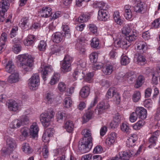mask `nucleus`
<instances>
[{
	"label": "nucleus",
	"mask_w": 160,
	"mask_h": 160,
	"mask_svg": "<svg viewBox=\"0 0 160 160\" xmlns=\"http://www.w3.org/2000/svg\"><path fill=\"white\" fill-rule=\"evenodd\" d=\"M6 142L7 147L10 149H13L16 148V142L12 138L10 137L6 139Z\"/></svg>",
	"instance_id": "aec40b11"
},
{
	"label": "nucleus",
	"mask_w": 160,
	"mask_h": 160,
	"mask_svg": "<svg viewBox=\"0 0 160 160\" xmlns=\"http://www.w3.org/2000/svg\"><path fill=\"white\" fill-rule=\"evenodd\" d=\"M99 40L97 38H93L91 41L90 45L91 47L95 49H98L99 48Z\"/></svg>",
	"instance_id": "393cba45"
},
{
	"label": "nucleus",
	"mask_w": 160,
	"mask_h": 160,
	"mask_svg": "<svg viewBox=\"0 0 160 160\" xmlns=\"http://www.w3.org/2000/svg\"><path fill=\"white\" fill-rule=\"evenodd\" d=\"M120 128L122 131L126 132H128L129 130L128 124L125 122L122 123L120 126Z\"/></svg>",
	"instance_id": "864d4df0"
},
{
	"label": "nucleus",
	"mask_w": 160,
	"mask_h": 160,
	"mask_svg": "<svg viewBox=\"0 0 160 160\" xmlns=\"http://www.w3.org/2000/svg\"><path fill=\"white\" fill-rule=\"evenodd\" d=\"M29 21L28 17H23L21 20V22L19 23L20 26L23 29L27 28L28 26L27 23Z\"/></svg>",
	"instance_id": "2f4dec72"
},
{
	"label": "nucleus",
	"mask_w": 160,
	"mask_h": 160,
	"mask_svg": "<svg viewBox=\"0 0 160 160\" xmlns=\"http://www.w3.org/2000/svg\"><path fill=\"white\" fill-rule=\"evenodd\" d=\"M107 10L100 9L98 11V19L102 21H106L109 18V15Z\"/></svg>",
	"instance_id": "1a4fd4ad"
},
{
	"label": "nucleus",
	"mask_w": 160,
	"mask_h": 160,
	"mask_svg": "<svg viewBox=\"0 0 160 160\" xmlns=\"http://www.w3.org/2000/svg\"><path fill=\"white\" fill-rule=\"evenodd\" d=\"M109 107V104L107 102H101L97 105L95 111V112H97L98 114H102L105 110L107 109Z\"/></svg>",
	"instance_id": "0eeeda50"
},
{
	"label": "nucleus",
	"mask_w": 160,
	"mask_h": 160,
	"mask_svg": "<svg viewBox=\"0 0 160 160\" xmlns=\"http://www.w3.org/2000/svg\"><path fill=\"white\" fill-rule=\"evenodd\" d=\"M152 25L155 28L160 27V18L156 19L152 23Z\"/></svg>",
	"instance_id": "69168bd1"
},
{
	"label": "nucleus",
	"mask_w": 160,
	"mask_h": 160,
	"mask_svg": "<svg viewBox=\"0 0 160 160\" xmlns=\"http://www.w3.org/2000/svg\"><path fill=\"white\" fill-rule=\"evenodd\" d=\"M18 58L20 62H21L25 61L26 59H27V61L30 59L33 60V58L31 56L29 55L28 54L19 55Z\"/></svg>",
	"instance_id": "b1692460"
},
{
	"label": "nucleus",
	"mask_w": 160,
	"mask_h": 160,
	"mask_svg": "<svg viewBox=\"0 0 160 160\" xmlns=\"http://www.w3.org/2000/svg\"><path fill=\"white\" fill-rule=\"evenodd\" d=\"M93 115L92 111L88 112L85 113L82 116L83 123H86L91 119Z\"/></svg>",
	"instance_id": "7c9ffc66"
},
{
	"label": "nucleus",
	"mask_w": 160,
	"mask_h": 160,
	"mask_svg": "<svg viewBox=\"0 0 160 160\" xmlns=\"http://www.w3.org/2000/svg\"><path fill=\"white\" fill-rule=\"evenodd\" d=\"M60 77V74L59 73H55L52 77L51 80L49 82L50 84L52 85H54L57 83L59 81Z\"/></svg>",
	"instance_id": "a878e982"
},
{
	"label": "nucleus",
	"mask_w": 160,
	"mask_h": 160,
	"mask_svg": "<svg viewBox=\"0 0 160 160\" xmlns=\"http://www.w3.org/2000/svg\"><path fill=\"white\" fill-rule=\"evenodd\" d=\"M116 91V90L114 88H110L107 93L106 97L108 99L112 98Z\"/></svg>",
	"instance_id": "e433bc0d"
},
{
	"label": "nucleus",
	"mask_w": 160,
	"mask_h": 160,
	"mask_svg": "<svg viewBox=\"0 0 160 160\" xmlns=\"http://www.w3.org/2000/svg\"><path fill=\"white\" fill-rule=\"evenodd\" d=\"M39 130L38 127L35 123H33L30 128V134L33 138L38 136Z\"/></svg>",
	"instance_id": "f8f14e48"
},
{
	"label": "nucleus",
	"mask_w": 160,
	"mask_h": 160,
	"mask_svg": "<svg viewBox=\"0 0 160 160\" xmlns=\"http://www.w3.org/2000/svg\"><path fill=\"white\" fill-rule=\"evenodd\" d=\"M103 151V148L101 146H96L94 148L93 152L94 153H99Z\"/></svg>",
	"instance_id": "0e129e2a"
},
{
	"label": "nucleus",
	"mask_w": 160,
	"mask_h": 160,
	"mask_svg": "<svg viewBox=\"0 0 160 160\" xmlns=\"http://www.w3.org/2000/svg\"><path fill=\"white\" fill-rule=\"evenodd\" d=\"M88 26L91 32L96 35L97 34V28L96 26L94 24H91Z\"/></svg>",
	"instance_id": "603ef678"
},
{
	"label": "nucleus",
	"mask_w": 160,
	"mask_h": 160,
	"mask_svg": "<svg viewBox=\"0 0 160 160\" xmlns=\"http://www.w3.org/2000/svg\"><path fill=\"white\" fill-rule=\"evenodd\" d=\"M92 145V142H89L86 139H82L79 141L78 147L81 153H85L89 151Z\"/></svg>",
	"instance_id": "7ed1b4c3"
},
{
	"label": "nucleus",
	"mask_w": 160,
	"mask_h": 160,
	"mask_svg": "<svg viewBox=\"0 0 160 160\" xmlns=\"http://www.w3.org/2000/svg\"><path fill=\"white\" fill-rule=\"evenodd\" d=\"M66 85L63 82H60L58 85V89L61 92H62L65 90L66 89Z\"/></svg>",
	"instance_id": "680f3d73"
},
{
	"label": "nucleus",
	"mask_w": 160,
	"mask_h": 160,
	"mask_svg": "<svg viewBox=\"0 0 160 160\" xmlns=\"http://www.w3.org/2000/svg\"><path fill=\"white\" fill-rule=\"evenodd\" d=\"M6 71L10 73L14 72L15 66L12 61H9L6 66Z\"/></svg>",
	"instance_id": "4be33fe9"
},
{
	"label": "nucleus",
	"mask_w": 160,
	"mask_h": 160,
	"mask_svg": "<svg viewBox=\"0 0 160 160\" xmlns=\"http://www.w3.org/2000/svg\"><path fill=\"white\" fill-rule=\"evenodd\" d=\"M130 62L129 58L125 56L122 57L121 60V63L122 65H125L128 64Z\"/></svg>",
	"instance_id": "13d9d810"
},
{
	"label": "nucleus",
	"mask_w": 160,
	"mask_h": 160,
	"mask_svg": "<svg viewBox=\"0 0 160 160\" xmlns=\"http://www.w3.org/2000/svg\"><path fill=\"white\" fill-rule=\"evenodd\" d=\"M63 38L62 33L60 32H57L52 35V40L53 42L58 43L62 41Z\"/></svg>",
	"instance_id": "dca6fc26"
},
{
	"label": "nucleus",
	"mask_w": 160,
	"mask_h": 160,
	"mask_svg": "<svg viewBox=\"0 0 160 160\" xmlns=\"http://www.w3.org/2000/svg\"><path fill=\"white\" fill-rule=\"evenodd\" d=\"M54 132V131L52 128H49L45 130L44 133L48 135V136L51 137L52 136Z\"/></svg>",
	"instance_id": "774afa93"
},
{
	"label": "nucleus",
	"mask_w": 160,
	"mask_h": 160,
	"mask_svg": "<svg viewBox=\"0 0 160 160\" xmlns=\"http://www.w3.org/2000/svg\"><path fill=\"white\" fill-rule=\"evenodd\" d=\"M144 82V78L143 76H139L137 80L136 83L135 85V87L138 88L140 87Z\"/></svg>",
	"instance_id": "bb28decb"
},
{
	"label": "nucleus",
	"mask_w": 160,
	"mask_h": 160,
	"mask_svg": "<svg viewBox=\"0 0 160 160\" xmlns=\"http://www.w3.org/2000/svg\"><path fill=\"white\" fill-rule=\"evenodd\" d=\"M89 18V16L88 14L83 13L78 18V21L79 22H84L87 21Z\"/></svg>",
	"instance_id": "4c0bfd02"
},
{
	"label": "nucleus",
	"mask_w": 160,
	"mask_h": 160,
	"mask_svg": "<svg viewBox=\"0 0 160 160\" xmlns=\"http://www.w3.org/2000/svg\"><path fill=\"white\" fill-rule=\"evenodd\" d=\"M7 105L10 111H16L18 108V103L16 101L13 100H9L7 103Z\"/></svg>",
	"instance_id": "2eb2a0df"
},
{
	"label": "nucleus",
	"mask_w": 160,
	"mask_h": 160,
	"mask_svg": "<svg viewBox=\"0 0 160 160\" xmlns=\"http://www.w3.org/2000/svg\"><path fill=\"white\" fill-rule=\"evenodd\" d=\"M113 70V67L111 65H106L105 68H103L102 71L106 75H110Z\"/></svg>",
	"instance_id": "72a5a7b5"
},
{
	"label": "nucleus",
	"mask_w": 160,
	"mask_h": 160,
	"mask_svg": "<svg viewBox=\"0 0 160 160\" xmlns=\"http://www.w3.org/2000/svg\"><path fill=\"white\" fill-rule=\"evenodd\" d=\"M96 5L98 8H101V9L107 10L109 8L107 4L103 2H98Z\"/></svg>",
	"instance_id": "37998d69"
},
{
	"label": "nucleus",
	"mask_w": 160,
	"mask_h": 160,
	"mask_svg": "<svg viewBox=\"0 0 160 160\" xmlns=\"http://www.w3.org/2000/svg\"><path fill=\"white\" fill-rule=\"evenodd\" d=\"M116 43L118 47L123 48H126L130 45V43L127 42L125 38L120 40L119 41H117Z\"/></svg>",
	"instance_id": "a211bd4d"
},
{
	"label": "nucleus",
	"mask_w": 160,
	"mask_h": 160,
	"mask_svg": "<svg viewBox=\"0 0 160 160\" xmlns=\"http://www.w3.org/2000/svg\"><path fill=\"white\" fill-rule=\"evenodd\" d=\"M41 17L44 18L49 17L52 14V9L50 7H43L40 11Z\"/></svg>",
	"instance_id": "9b49d317"
},
{
	"label": "nucleus",
	"mask_w": 160,
	"mask_h": 160,
	"mask_svg": "<svg viewBox=\"0 0 160 160\" xmlns=\"http://www.w3.org/2000/svg\"><path fill=\"white\" fill-rule=\"evenodd\" d=\"M122 32L125 36L131 33L130 28L128 26L124 27L122 30Z\"/></svg>",
	"instance_id": "a18cd8bd"
},
{
	"label": "nucleus",
	"mask_w": 160,
	"mask_h": 160,
	"mask_svg": "<svg viewBox=\"0 0 160 160\" xmlns=\"http://www.w3.org/2000/svg\"><path fill=\"white\" fill-rule=\"evenodd\" d=\"M66 117V114L64 112H58L57 114L56 118L58 122H61L62 121L64 118Z\"/></svg>",
	"instance_id": "58836bf2"
},
{
	"label": "nucleus",
	"mask_w": 160,
	"mask_h": 160,
	"mask_svg": "<svg viewBox=\"0 0 160 160\" xmlns=\"http://www.w3.org/2000/svg\"><path fill=\"white\" fill-rule=\"evenodd\" d=\"M89 58L91 62L95 63L98 59V55L95 52H92L90 55Z\"/></svg>",
	"instance_id": "09e8293b"
},
{
	"label": "nucleus",
	"mask_w": 160,
	"mask_h": 160,
	"mask_svg": "<svg viewBox=\"0 0 160 160\" xmlns=\"http://www.w3.org/2000/svg\"><path fill=\"white\" fill-rule=\"evenodd\" d=\"M10 4L7 0H2L0 2V21L3 22L6 18L5 13L9 7Z\"/></svg>",
	"instance_id": "20e7f679"
},
{
	"label": "nucleus",
	"mask_w": 160,
	"mask_h": 160,
	"mask_svg": "<svg viewBox=\"0 0 160 160\" xmlns=\"http://www.w3.org/2000/svg\"><path fill=\"white\" fill-rule=\"evenodd\" d=\"M74 78L75 79L81 80L83 78L84 74L83 72L81 70H76L73 73Z\"/></svg>",
	"instance_id": "6ab92c4d"
},
{
	"label": "nucleus",
	"mask_w": 160,
	"mask_h": 160,
	"mask_svg": "<svg viewBox=\"0 0 160 160\" xmlns=\"http://www.w3.org/2000/svg\"><path fill=\"white\" fill-rule=\"evenodd\" d=\"M138 117V116L135 111V112H133L130 115L129 117L130 121L131 122H133L137 120Z\"/></svg>",
	"instance_id": "5fc2aeb1"
},
{
	"label": "nucleus",
	"mask_w": 160,
	"mask_h": 160,
	"mask_svg": "<svg viewBox=\"0 0 160 160\" xmlns=\"http://www.w3.org/2000/svg\"><path fill=\"white\" fill-rule=\"evenodd\" d=\"M120 158L121 159L123 160H128L129 157L130 156V155L128 154V152H124L121 153V155L120 154Z\"/></svg>",
	"instance_id": "e2e57ef3"
},
{
	"label": "nucleus",
	"mask_w": 160,
	"mask_h": 160,
	"mask_svg": "<svg viewBox=\"0 0 160 160\" xmlns=\"http://www.w3.org/2000/svg\"><path fill=\"white\" fill-rule=\"evenodd\" d=\"M64 127L68 132H71L72 131L73 128V125L72 122L70 121H68L65 123Z\"/></svg>",
	"instance_id": "cd10ccee"
},
{
	"label": "nucleus",
	"mask_w": 160,
	"mask_h": 160,
	"mask_svg": "<svg viewBox=\"0 0 160 160\" xmlns=\"http://www.w3.org/2000/svg\"><path fill=\"white\" fill-rule=\"evenodd\" d=\"M113 101L117 104H119L120 101V97L118 93L116 92L113 96L112 98Z\"/></svg>",
	"instance_id": "49530a36"
},
{
	"label": "nucleus",
	"mask_w": 160,
	"mask_h": 160,
	"mask_svg": "<svg viewBox=\"0 0 160 160\" xmlns=\"http://www.w3.org/2000/svg\"><path fill=\"white\" fill-rule=\"evenodd\" d=\"M42 154L44 158H47L48 156L49 153L48 149V147L45 146L42 150Z\"/></svg>",
	"instance_id": "de8ad7c7"
},
{
	"label": "nucleus",
	"mask_w": 160,
	"mask_h": 160,
	"mask_svg": "<svg viewBox=\"0 0 160 160\" xmlns=\"http://www.w3.org/2000/svg\"><path fill=\"white\" fill-rule=\"evenodd\" d=\"M136 112L138 117L144 120L147 117V111L144 108L142 107H138L136 108Z\"/></svg>",
	"instance_id": "9d476101"
},
{
	"label": "nucleus",
	"mask_w": 160,
	"mask_h": 160,
	"mask_svg": "<svg viewBox=\"0 0 160 160\" xmlns=\"http://www.w3.org/2000/svg\"><path fill=\"white\" fill-rule=\"evenodd\" d=\"M8 34L5 32H3L0 37V42L2 45H5L7 41Z\"/></svg>",
	"instance_id": "79ce46f5"
},
{
	"label": "nucleus",
	"mask_w": 160,
	"mask_h": 160,
	"mask_svg": "<svg viewBox=\"0 0 160 160\" xmlns=\"http://www.w3.org/2000/svg\"><path fill=\"white\" fill-rule=\"evenodd\" d=\"M39 77L37 73L33 74L28 81V84L30 89L35 90L38 88L39 84Z\"/></svg>",
	"instance_id": "39448f33"
},
{
	"label": "nucleus",
	"mask_w": 160,
	"mask_h": 160,
	"mask_svg": "<svg viewBox=\"0 0 160 160\" xmlns=\"http://www.w3.org/2000/svg\"><path fill=\"white\" fill-rule=\"evenodd\" d=\"M118 125V121H116L113 120L110 123V127L112 129L117 128Z\"/></svg>",
	"instance_id": "338daca9"
},
{
	"label": "nucleus",
	"mask_w": 160,
	"mask_h": 160,
	"mask_svg": "<svg viewBox=\"0 0 160 160\" xmlns=\"http://www.w3.org/2000/svg\"><path fill=\"white\" fill-rule=\"evenodd\" d=\"M72 104V100L69 97H66L63 100V105L66 108H69L70 107Z\"/></svg>",
	"instance_id": "ea45409f"
},
{
	"label": "nucleus",
	"mask_w": 160,
	"mask_h": 160,
	"mask_svg": "<svg viewBox=\"0 0 160 160\" xmlns=\"http://www.w3.org/2000/svg\"><path fill=\"white\" fill-rule=\"evenodd\" d=\"M62 48L60 47L59 45H53L51 48V51L52 53L54 54L59 52Z\"/></svg>",
	"instance_id": "6e6d98bb"
},
{
	"label": "nucleus",
	"mask_w": 160,
	"mask_h": 160,
	"mask_svg": "<svg viewBox=\"0 0 160 160\" xmlns=\"http://www.w3.org/2000/svg\"><path fill=\"white\" fill-rule=\"evenodd\" d=\"M156 137L154 138L152 136H151L149 139V143L150 144L148 147L151 148L152 146H154L157 141Z\"/></svg>",
	"instance_id": "4d7b16f0"
},
{
	"label": "nucleus",
	"mask_w": 160,
	"mask_h": 160,
	"mask_svg": "<svg viewBox=\"0 0 160 160\" xmlns=\"http://www.w3.org/2000/svg\"><path fill=\"white\" fill-rule=\"evenodd\" d=\"M33 60H29L26 62L21 63L20 66L23 71L28 72L32 70V67L33 65Z\"/></svg>",
	"instance_id": "6e6552de"
},
{
	"label": "nucleus",
	"mask_w": 160,
	"mask_h": 160,
	"mask_svg": "<svg viewBox=\"0 0 160 160\" xmlns=\"http://www.w3.org/2000/svg\"><path fill=\"white\" fill-rule=\"evenodd\" d=\"M125 38L126 40H127V42H129L130 44L131 42L133 41L135 39L136 36L131 33L125 36Z\"/></svg>",
	"instance_id": "3c124183"
},
{
	"label": "nucleus",
	"mask_w": 160,
	"mask_h": 160,
	"mask_svg": "<svg viewBox=\"0 0 160 160\" xmlns=\"http://www.w3.org/2000/svg\"><path fill=\"white\" fill-rule=\"evenodd\" d=\"M20 120L22 122V125L27 124L29 122V119L28 116L26 115H23L20 117Z\"/></svg>",
	"instance_id": "bf43d9fd"
},
{
	"label": "nucleus",
	"mask_w": 160,
	"mask_h": 160,
	"mask_svg": "<svg viewBox=\"0 0 160 160\" xmlns=\"http://www.w3.org/2000/svg\"><path fill=\"white\" fill-rule=\"evenodd\" d=\"M72 58L68 55H66L61 64V71L64 73L70 71L71 69V63Z\"/></svg>",
	"instance_id": "f03ea898"
},
{
	"label": "nucleus",
	"mask_w": 160,
	"mask_h": 160,
	"mask_svg": "<svg viewBox=\"0 0 160 160\" xmlns=\"http://www.w3.org/2000/svg\"><path fill=\"white\" fill-rule=\"evenodd\" d=\"M113 18L115 21L118 24L121 25L123 21L120 18L118 12L116 11L114 12L113 15Z\"/></svg>",
	"instance_id": "c756f323"
},
{
	"label": "nucleus",
	"mask_w": 160,
	"mask_h": 160,
	"mask_svg": "<svg viewBox=\"0 0 160 160\" xmlns=\"http://www.w3.org/2000/svg\"><path fill=\"white\" fill-rule=\"evenodd\" d=\"M159 76L160 80V68L157 69L155 72L152 75V83L154 85H156L158 83V77Z\"/></svg>",
	"instance_id": "412c9836"
},
{
	"label": "nucleus",
	"mask_w": 160,
	"mask_h": 160,
	"mask_svg": "<svg viewBox=\"0 0 160 160\" xmlns=\"http://www.w3.org/2000/svg\"><path fill=\"white\" fill-rule=\"evenodd\" d=\"M46 42L44 40L41 41L38 45V49L41 51H44L46 49Z\"/></svg>",
	"instance_id": "8fccbe9b"
},
{
	"label": "nucleus",
	"mask_w": 160,
	"mask_h": 160,
	"mask_svg": "<svg viewBox=\"0 0 160 160\" xmlns=\"http://www.w3.org/2000/svg\"><path fill=\"white\" fill-rule=\"evenodd\" d=\"M146 43L142 41H139L137 42L136 49L137 50H142L144 52L145 48L146 46Z\"/></svg>",
	"instance_id": "c85d7f7f"
},
{
	"label": "nucleus",
	"mask_w": 160,
	"mask_h": 160,
	"mask_svg": "<svg viewBox=\"0 0 160 160\" xmlns=\"http://www.w3.org/2000/svg\"><path fill=\"white\" fill-rule=\"evenodd\" d=\"M135 58L136 62L138 63L144 62L146 61L145 57L140 54H138V55L136 54Z\"/></svg>",
	"instance_id": "c03bdc74"
},
{
	"label": "nucleus",
	"mask_w": 160,
	"mask_h": 160,
	"mask_svg": "<svg viewBox=\"0 0 160 160\" xmlns=\"http://www.w3.org/2000/svg\"><path fill=\"white\" fill-rule=\"evenodd\" d=\"M82 134L84 136V137L82 139H86L87 141H89V142H92V137L91 131L88 129H84L82 131Z\"/></svg>",
	"instance_id": "4468645a"
},
{
	"label": "nucleus",
	"mask_w": 160,
	"mask_h": 160,
	"mask_svg": "<svg viewBox=\"0 0 160 160\" xmlns=\"http://www.w3.org/2000/svg\"><path fill=\"white\" fill-rule=\"evenodd\" d=\"M141 98V94L140 92L139 91H136L133 95L132 99L134 102H137L139 101Z\"/></svg>",
	"instance_id": "a19ab883"
},
{
	"label": "nucleus",
	"mask_w": 160,
	"mask_h": 160,
	"mask_svg": "<svg viewBox=\"0 0 160 160\" xmlns=\"http://www.w3.org/2000/svg\"><path fill=\"white\" fill-rule=\"evenodd\" d=\"M19 74L16 72L12 73L8 79V82L10 83H13L18 82L19 80Z\"/></svg>",
	"instance_id": "ddd939ff"
},
{
	"label": "nucleus",
	"mask_w": 160,
	"mask_h": 160,
	"mask_svg": "<svg viewBox=\"0 0 160 160\" xmlns=\"http://www.w3.org/2000/svg\"><path fill=\"white\" fill-rule=\"evenodd\" d=\"M90 92L89 88L85 86L83 87L80 92V95L82 98H87L89 95Z\"/></svg>",
	"instance_id": "f3484780"
},
{
	"label": "nucleus",
	"mask_w": 160,
	"mask_h": 160,
	"mask_svg": "<svg viewBox=\"0 0 160 160\" xmlns=\"http://www.w3.org/2000/svg\"><path fill=\"white\" fill-rule=\"evenodd\" d=\"M22 125V122L20 120L17 119L13 120L12 122L10 127L12 128L16 129L19 128Z\"/></svg>",
	"instance_id": "5701e85b"
},
{
	"label": "nucleus",
	"mask_w": 160,
	"mask_h": 160,
	"mask_svg": "<svg viewBox=\"0 0 160 160\" xmlns=\"http://www.w3.org/2000/svg\"><path fill=\"white\" fill-rule=\"evenodd\" d=\"M54 114L53 111L51 110L41 115L40 120L44 127L47 128L50 125L51 120L54 117Z\"/></svg>",
	"instance_id": "f257e3e1"
},
{
	"label": "nucleus",
	"mask_w": 160,
	"mask_h": 160,
	"mask_svg": "<svg viewBox=\"0 0 160 160\" xmlns=\"http://www.w3.org/2000/svg\"><path fill=\"white\" fill-rule=\"evenodd\" d=\"M22 149L26 153L29 154L32 152V150L29 144L27 143H24L22 144Z\"/></svg>",
	"instance_id": "473e14b6"
},
{
	"label": "nucleus",
	"mask_w": 160,
	"mask_h": 160,
	"mask_svg": "<svg viewBox=\"0 0 160 160\" xmlns=\"http://www.w3.org/2000/svg\"><path fill=\"white\" fill-rule=\"evenodd\" d=\"M145 123V122L143 120H139L134 124L133 127L135 130L139 129L143 127Z\"/></svg>",
	"instance_id": "c9c22d12"
},
{
	"label": "nucleus",
	"mask_w": 160,
	"mask_h": 160,
	"mask_svg": "<svg viewBox=\"0 0 160 160\" xmlns=\"http://www.w3.org/2000/svg\"><path fill=\"white\" fill-rule=\"evenodd\" d=\"M13 51L15 53L17 54L21 50V47L19 45L14 44L12 48Z\"/></svg>",
	"instance_id": "052dcab7"
},
{
	"label": "nucleus",
	"mask_w": 160,
	"mask_h": 160,
	"mask_svg": "<svg viewBox=\"0 0 160 160\" xmlns=\"http://www.w3.org/2000/svg\"><path fill=\"white\" fill-rule=\"evenodd\" d=\"M134 11L137 13H141L144 9L142 3L140 2L138 3L134 7Z\"/></svg>",
	"instance_id": "f704fd0d"
},
{
	"label": "nucleus",
	"mask_w": 160,
	"mask_h": 160,
	"mask_svg": "<svg viewBox=\"0 0 160 160\" xmlns=\"http://www.w3.org/2000/svg\"><path fill=\"white\" fill-rule=\"evenodd\" d=\"M52 70V67L51 66L43 65L39 69V71L41 72L43 79L46 81L49 73Z\"/></svg>",
	"instance_id": "423d86ee"
}]
</instances>
